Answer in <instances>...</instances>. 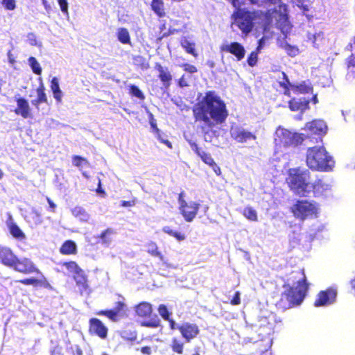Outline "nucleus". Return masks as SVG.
Instances as JSON below:
<instances>
[{"label":"nucleus","mask_w":355,"mask_h":355,"mask_svg":"<svg viewBox=\"0 0 355 355\" xmlns=\"http://www.w3.org/2000/svg\"><path fill=\"white\" fill-rule=\"evenodd\" d=\"M184 197H185V193H184V191H182L179 194V196H178V202L179 207L180 205H183L184 203L187 202V201L184 199Z\"/></svg>","instance_id":"nucleus-60"},{"label":"nucleus","mask_w":355,"mask_h":355,"mask_svg":"<svg viewBox=\"0 0 355 355\" xmlns=\"http://www.w3.org/2000/svg\"><path fill=\"white\" fill-rule=\"evenodd\" d=\"M130 92L132 96H135L141 100L144 99V95L142 92L139 89L138 87L134 85H130Z\"/></svg>","instance_id":"nucleus-45"},{"label":"nucleus","mask_w":355,"mask_h":355,"mask_svg":"<svg viewBox=\"0 0 355 355\" xmlns=\"http://www.w3.org/2000/svg\"><path fill=\"white\" fill-rule=\"evenodd\" d=\"M12 268L23 273H31L36 270L33 263L28 259L19 260L17 258Z\"/></svg>","instance_id":"nucleus-18"},{"label":"nucleus","mask_w":355,"mask_h":355,"mask_svg":"<svg viewBox=\"0 0 355 355\" xmlns=\"http://www.w3.org/2000/svg\"><path fill=\"white\" fill-rule=\"evenodd\" d=\"M178 84H179L180 87H187L189 85L188 82L186 80L184 75H183L181 77V78L179 80Z\"/></svg>","instance_id":"nucleus-62"},{"label":"nucleus","mask_w":355,"mask_h":355,"mask_svg":"<svg viewBox=\"0 0 355 355\" xmlns=\"http://www.w3.org/2000/svg\"><path fill=\"white\" fill-rule=\"evenodd\" d=\"M257 62V53L252 52L248 58V63L250 67H254Z\"/></svg>","instance_id":"nucleus-50"},{"label":"nucleus","mask_w":355,"mask_h":355,"mask_svg":"<svg viewBox=\"0 0 355 355\" xmlns=\"http://www.w3.org/2000/svg\"><path fill=\"white\" fill-rule=\"evenodd\" d=\"M158 312L164 320H169L170 313L165 305L161 304L159 306Z\"/></svg>","instance_id":"nucleus-48"},{"label":"nucleus","mask_w":355,"mask_h":355,"mask_svg":"<svg viewBox=\"0 0 355 355\" xmlns=\"http://www.w3.org/2000/svg\"><path fill=\"white\" fill-rule=\"evenodd\" d=\"M305 130L309 131L311 135H324L327 132V126L322 120H313L306 123Z\"/></svg>","instance_id":"nucleus-17"},{"label":"nucleus","mask_w":355,"mask_h":355,"mask_svg":"<svg viewBox=\"0 0 355 355\" xmlns=\"http://www.w3.org/2000/svg\"><path fill=\"white\" fill-rule=\"evenodd\" d=\"M114 232L112 229H107L105 231L101 233L100 239H101V243L108 247L112 242V235Z\"/></svg>","instance_id":"nucleus-30"},{"label":"nucleus","mask_w":355,"mask_h":355,"mask_svg":"<svg viewBox=\"0 0 355 355\" xmlns=\"http://www.w3.org/2000/svg\"><path fill=\"white\" fill-rule=\"evenodd\" d=\"M60 251L63 254H74L76 252V245L72 241H67L62 244Z\"/></svg>","instance_id":"nucleus-29"},{"label":"nucleus","mask_w":355,"mask_h":355,"mask_svg":"<svg viewBox=\"0 0 355 355\" xmlns=\"http://www.w3.org/2000/svg\"><path fill=\"white\" fill-rule=\"evenodd\" d=\"M182 46L186 50V51L193 56L196 57L197 53L195 50V44L191 42H189L187 39H184L181 42Z\"/></svg>","instance_id":"nucleus-36"},{"label":"nucleus","mask_w":355,"mask_h":355,"mask_svg":"<svg viewBox=\"0 0 355 355\" xmlns=\"http://www.w3.org/2000/svg\"><path fill=\"white\" fill-rule=\"evenodd\" d=\"M113 310L116 311V313L120 315V317H123L124 315H125L127 307L123 302L118 301L116 302V305Z\"/></svg>","instance_id":"nucleus-38"},{"label":"nucleus","mask_w":355,"mask_h":355,"mask_svg":"<svg viewBox=\"0 0 355 355\" xmlns=\"http://www.w3.org/2000/svg\"><path fill=\"white\" fill-rule=\"evenodd\" d=\"M263 3L274 6L268 10L267 18L269 22L275 24L284 35L288 33L291 25L288 21L286 6L281 0H261Z\"/></svg>","instance_id":"nucleus-3"},{"label":"nucleus","mask_w":355,"mask_h":355,"mask_svg":"<svg viewBox=\"0 0 355 355\" xmlns=\"http://www.w3.org/2000/svg\"><path fill=\"white\" fill-rule=\"evenodd\" d=\"M53 97L57 100L58 102H61L62 101V91L58 90L53 92Z\"/></svg>","instance_id":"nucleus-61"},{"label":"nucleus","mask_w":355,"mask_h":355,"mask_svg":"<svg viewBox=\"0 0 355 355\" xmlns=\"http://www.w3.org/2000/svg\"><path fill=\"white\" fill-rule=\"evenodd\" d=\"M37 98L39 101L44 103L46 101V96L44 92V89L41 87L37 89Z\"/></svg>","instance_id":"nucleus-51"},{"label":"nucleus","mask_w":355,"mask_h":355,"mask_svg":"<svg viewBox=\"0 0 355 355\" xmlns=\"http://www.w3.org/2000/svg\"><path fill=\"white\" fill-rule=\"evenodd\" d=\"M221 51L230 53L235 55L238 60H241L245 54L243 45L239 42L225 43L220 47Z\"/></svg>","instance_id":"nucleus-16"},{"label":"nucleus","mask_w":355,"mask_h":355,"mask_svg":"<svg viewBox=\"0 0 355 355\" xmlns=\"http://www.w3.org/2000/svg\"><path fill=\"white\" fill-rule=\"evenodd\" d=\"M309 101L306 98H293L289 101V108L292 111H301L306 110L309 107Z\"/></svg>","instance_id":"nucleus-22"},{"label":"nucleus","mask_w":355,"mask_h":355,"mask_svg":"<svg viewBox=\"0 0 355 355\" xmlns=\"http://www.w3.org/2000/svg\"><path fill=\"white\" fill-rule=\"evenodd\" d=\"M193 112L196 121L204 124L202 131L206 141H211L214 135L212 128L224 123L228 116L225 103L212 91L207 92L202 100L195 105Z\"/></svg>","instance_id":"nucleus-1"},{"label":"nucleus","mask_w":355,"mask_h":355,"mask_svg":"<svg viewBox=\"0 0 355 355\" xmlns=\"http://www.w3.org/2000/svg\"><path fill=\"white\" fill-rule=\"evenodd\" d=\"M136 312L140 317H147L152 312L151 304L147 302L140 303L136 308Z\"/></svg>","instance_id":"nucleus-28"},{"label":"nucleus","mask_w":355,"mask_h":355,"mask_svg":"<svg viewBox=\"0 0 355 355\" xmlns=\"http://www.w3.org/2000/svg\"><path fill=\"white\" fill-rule=\"evenodd\" d=\"M30 215H31V218L34 220V223L35 225H39L42 223V220L41 218V214L36 209H32Z\"/></svg>","instance_id":"nucleus-47"},{"label":"nucleus","mask_w":355,"mask_h":355,"mask_svg":"<svg viewBox=\"0 0 355 355\" xmlns=\"http://www.w3.org/2000/svg\"><path fill=\"white\" fill-rule=\"evenodd\" d=\"M300 227H295L292 232L289 234V241L293 247L297 245L300 241Z\"/></svg>","instance_id":"nucleus-33"},{"label":"nucleus","mask_w":355,"mask_h":355,"mask_svg":"<svg viewBox=\"0 0 355 355\" xmlns=\"http://www.w3.org/2000/svg\"><path fill=\"white\" fill-rule=\"evenodd\" d=\"M243 215L250 220H257V211L251 207H247L244 209Z\"/></svg>","instance_id":"nucleus-37"},{"label":"nucleus","mask_w":355,"mask_h":355,"mask_svg":"<svg viewBox=\"0 0 355 355\" xmlns=\"http://www.w3.org/2000/svg\"><path fill=\"white\" fill-rule=\"evenodd\" d=\"M276 324V315L267 310L261 311L257 317V321L248 327L252 331L258 334L261 339L270 336Z\"/></svg>","instance_id":"nucleus-6"},{"label":"nucleus","mask_w":355,"mask_h":355,"mask_svg":"<svg viewBox=\"0 0 355 355\" xmlns=\"http://www.w3.org/2000/svg\"><path fill=\"white\" fill-rule=\"evenodd\" d=\"M51 87L52 89V92H55V91H58V90L60 89V86H59L58 80L57 78H55V77L53 78V79L51 80Z\"/></svg>","instance_id":"nucleus-55"},{"label":"nucleus","mask_w":355,"mask_h":355,"mask_svg":"<svg viewBox=\"0 0 355 355\" xmlns=\"http://www.w3.org/2000/svg\"><path fill=\"white\" fill-rule=\"evenodd\" d=\"M260 16L259 12H250L244 9H239L232 15V26H237L243 34L248 35L252 31L254 24Z\"/></svg>","instance_id":"nucleus-7"},{"label":"nucleus","mask_w":355,"mask_h":355,"mask_svg":"<svg viewBox=\"0 0 355 355\" xmlns=\"http://www.w3.org/2000/svg\"><path fill=\"white\" fill-rule=\"evenodd\" d=\"M98 315H106L107 318H109L112 321H116L120 317L116 311H114L113 309L112 310H107V311H101L98 313Z\"/></svg>","instance_id":"nucleus-43"},{"label":"nucleus","mask_w":355,"mask_h":355,"mask_svg":"<svg viewBox=\"0 0 355 355\" xmlns=\"http://www.w3.org/2000/svg\"><path fill=\"white\" fill-rule=\"evenodd\" d=\"M200 205L194 201H189L179 207L180 214L187 222H191L196 218Z\"/></svg>","instance_id":"nucleus-13"},{"label":"nucleus","mask_w":355,"mask_h":355,"mask_svg":"<svg viewBox=\"0 0 355 355\" xmlns=\"http://www.w3.org/2000/svg\"><path fill=\"white\" fill-rule=\"evenodd\" d=\"M156 137L157 139L160 141L162 144H165L169 148H172L171 143L167 139L166 136L163 133L160 132L158 128H156Z\"/></svg>","instance_id":"nucleus-42"},{"label":"nucleus","mask_w":355,"mask_h":355,"mask_svg":"<svg viewBox=\"0 0 355 355\" xmlns=\"http://www.w3.org/2000/svg\"><path fill=\"white\" fill-rule=\"evenodd\" d=\"M21 282L25 285H35L38 283V280L35 278H28L21 280Z\"/></svg>","instance_id":"nucleus-56"},{"label":"nucleus","mask_w":355,"mask_h":355,"mask_svg":"<svg viewBox=\"0 0 355 355\" xmlns=\"http://www.w3.org/2000/svg\"><path fill=\"white\" fill-rule=\"evenodd\" d=\"M240 295H241L240 292L236 291L235 293L233 299L231 300V304L232 305H238L241 303Z\"/></svg>","instance_id":"nucleus-57"},{"label":"nucleus","mask_w":355,"mask_h":355,"mask_svg":"<svg viewBox=\"0 0 355 355\" xmlns=\"http://www.w3.org/2000/svg\"><path fill=\"white\" fill-rule=\"evenodd\" d=\"M17 105L15 113L21 115L23 118H28L30 114V107L28 101L23 98H19L17 100Z\"/></svg>","instance_id":"nucleus-21"},{"label":"nucleus","mask_w":355,"mask_h":355,"mask_svg":"<svg viewBox=\"0 0 355 355\" xmlns=\"http://www.w3.org/2000/svg\"><path fill=\"white\" fill-rule=\"evenodd\" d=\"M326 230V226L323 224H318L313 230L316 233L324 232Z\"/></svg>","instance_id":"nucleus-64"},{"label":"nucleus","mask_w":355,"mask_h":355,"mask_svg":"<svg viewBox=\"0 0 355 355\" xmlns=\"http://www.w3.org/2000/svg\"><path fill=\"white\" fill-rule=\"evenodd\" d=\"M157 69L159 73V77L163 83H169L171 80L172 76L167 69L159 65Z\"/></svg>","instance_id":"nucleus-34"},{"label":"nucleus","mask_w":355,"mask_h":355,"mask_svg":"<svg viewBox=\"0 0 355 355\" xmlns=\"http://www.w3.org/2000/svg\"><path fill=\"white\" fill-rule=\"evenodd\" d=\"M118 40L123 44L131 45L130 35L125 28H119L116 33Z\"/></svg>","instance_id":"nucleus-26"},{"label":"nucleus","mask_w":355,"mask_h":355,"mask_svg":"<svg viewBox=\"0 0 355 355\" xmlns=\"http://www.w3.org/2000/svg\"><path fill=\"white\" fill-rule=\"evenodd\" d=\"M282 79L279 80V86L284 89V94L286 96H291V91L295 94H306L312 92V87L309 83L302 82L299 85L291 84L284 72L282 73Z\"/></svg>","instance_id":"nucleus-10"},{"label":"nucleus","mask_w":355,"mask_h":355,"mask_svg":"<svg viewBox=\"0 0 355 355\" xmlns=\"http://www.w3.org/2000/svg\"><path fill=\"white\" fill-rule=\"evenodd\" d=\"M180 66L183 67L184 70L185 71L189 72L190 73H193L197 72V68L192 64H190L188 63H184Z\"/></svg>","instance_id":"nucleus-49"},{"label":"nucleus","mask_w":355,"mask_h":355,"mask_svg":"<svg viewBox=\"0 0 355 355\" xmlns=\"http://www.w3.org/2000/svg\"><path fill=\"white\" fill-rule=\"evenodd\" d=\"M17 257L12 251L7 248H0V261L7 266L12 267Z\"/></svg>","instance_id":"nucleus-19"},{"label":"nucleus","mask_w":355,"mask_h":355,"mask_svg":"<svg viewBox=\"0 0 355 355\" xmlns=\"http://www.w3.org/2000/svg\"><path fill=\"white\" fill-rule=\"evenodd\" d=\"M282 46L290 56L294 57L299 53V50L295 46H292L286 42L282 44Z\"/></svg>","instance_id":"nucleus-39"},{"label":"nucleus","mask_w":355,"mask_h":355,"mask_svg":"<svg viewBox=\"0 0 355 355\" xmlns=\"http://www.w3.org/2000/svg\"><path fill=\"white\" fill-rule=\"evenodd\" d=\"M311 187L310 193L313 192L315 197H327L332 192L334 180L329 178H322L315 180Z\"/></svg>","instance_id":"nucleus-11"},{"label":"nucleus","mask_w":355,"mask_h":355,"mask_svg":"<svg viewBox=\"0 0 355 355\" xmlns=\"http://www.w3.org/2000/svg\"><path fill=\"white\" fill-rule=\"evenodd\" d=\"M73 277L80 291L83 293L87 288V278L84 271L80 269Z\"/></svg>","instance_id":"nucleus-25"},{"label":"nucleus","mask_w":355,"mask_h":355,"mask_svg":"<svg viewBox=\"0 0 355 355\" xmlns=\"http://www.w3.org/2000/svg\"><path fill=\"white\" fill-rule=\"evenodd\" d=\"M151 7L153 10L159 16L163 17L165 15L164 3L162 0H153Z\"/></svg>","instance_id":"nucleus-31"},{"label":"nucleus","mask_w":355,"mask_h":355,"mask_svg":"<svg viewBox=\"0 0 355 355\" xmlns=\"http://www.w3.org/2000/svg\"><path fill=\"white\" fill-rule=\"evenodd\" d=\"M8 226L10 230V234L12 235L13 237L15 239H17L19 240H22L25 239V234L24 232L21 230V229L12 221V219L10 218V220L8 222Z\"/></svg>","instance_id":"nucleus-27"},{"label":"nucleus","mask_w":355,"mask_h":355,"mask_svg":"<svg viewBox=\"0 0 355 355\" xmlns=\"http://www.w3.org/2000/svg\"><path fill=\"white\" fill-rule=\"evenodd\" d=\"M231 137L239 143H246L256 139V136L251 132L239 125H233L230 130Z\"/></svg>","instance_id":"nucleus-12"},{"label":"nucleus","mask_w":355,"mask_h":355,"mask_svg":"<svg viewBox=\"0 0 355 355\" xmlns=\"http://www.w3.org/2000/svg\"><path fill=\"white\" fill-rule=\"evenodd\" d=\"M71 212L75 218L81 222H87L90 218V216L85 209L80 206H76L71 208Z\"/></svg>","instance_id":"nucleus-23"},{"label":"nucleus","mask_w":355,"mask_h":355,"mask_svg":"<svg viewBox=\"0 0 355 355\" xmlns=\"http://www.w3.org/2000/svg\"><path fill=\"white\" fill-rule=\"evenodd\" d=\"M90 331L94 332L102 338L107 336V329L98 319L92 318L90 320Z\"/></svg>","instance_id":"nucleus-20"},{"label":"nucleus","mask_w":355,"mask_h":355,"mask_svg":"<svg viewBox=\"0 0 355 355\" xmlns=\"http://www.w3.org/2000/svg\"><path fill=\"white\" fill-rule=\"evenodd\" d=\"M28 62L34 73L37 75H40L42 73V67L35 58L30 57Z\"/></svg>","instance_id":"nucleus-35"},{"label":"nucleus","mask_w":355,"mask_h":355,"mask_svg":"<svg viewBox=\"0 0 355 355\" xmlns=\"http://www.w3.org/2000/svg\"><path fill=\"white\" fill-rule=\"evenodd\" d=\"M191 149L199 156L204 150H201L196 143L191 144Z\"/></svg>","instance_id":"nucleus-59"},{"label":"nucleus","mask_w":355,"mask_h":355,"mask_svg":"<svg viewBox=\"0 0 355 355\" xmlns=\"http://www.w3.org/2000/svg\"><path fill=\"white\" fill-rule=\"evenodd\" d=\"M177 328L187 342H190L195 338L200 332L197 324L189 322H184Z\"/></svg>","instance_id":"nucleus-15"},{"label":"nucleus","mask_w":355,"mask_h":355,"mask_svg":"<svg viewBox=\"0 0 355 355\" xmlns=\"http://www.w3.org/2000/svg\"><path fill=\"white\" fill-rule=\"evenodd\" d=\"M28 37V40L29 42V44L32 46H36L37 45V40H36V37L34 34L33 33H29L27 36Z\"/></svg>","instance_id":"nucleus-58"},{"label":"nucleus","mask_w":355,"mask_h":355,"mask_svg":"<svg viewBox=\"0 0 355 355\" xmlns=\"http://www.w3.org/2000/svg\"><path fill=\"white\" fill-rule=\"evenodd\" d=\"M162 231L175 238L178 241H184L186 238L185 235L180 232L173 230L171 227L169 226H165L162 228Z\"/></svg>","instance_id":"nucleus-32"},{"label":"nucleus","mask_w":355,"mask_h":355,"mask_svg":"<svg viewBox=\"0 0 355 355\" xmlns=\"http://www.w3.org/2000/svg\"><path fill=\"white\" fill-rule=\"evenodd\" d=\"M306 164L312 170L330 171L334 166V161L323 146L309 148L306 153Z\"/></svg>","instance_id":"nucleus-4"},{"label":"nucleus","mask_w":355,"mask_h":355,"mask_svg":"<svg viewBox=\"0 0 355 355\" xmlns=\"http://www.w3.org/2000/svg\"><path fill=\"white\" fill-rule=\"evenodd\" d=\"M284 288H285L284 295L290 303L297 305L301 304L307 291L304 272L300 270L293 272Z\"/></svg>","instance_id":"nucleus-2"},{"label":"nucleus","mask_w":355,"mask_h":355,"mask_svg":"<svg viewBox=\"0 0 355 355\" xmlns=\"http://www.w3.org/2000/svg\"><path fill=\"white\" fill-rule=\"evenodd\" d=\"M309 179L310 173L308 170L299 168H291L287 182L291 189L295 193L306 196L310 193V189L312 188Z\"/></svg>","instance_id":"nucleus-5"},{"label":"nucleus","mask_w":355,"mask_h":355,"mask_svg":"<svg viewBox=\"0 0 355 355\" xmlns=\"http://www.w3.org/2000/svg\"><path fill=\"white\" fill-rule=\"evenodd\" d=\"M72 163L74 166L81 168L88 164L87 161L80 156L75 155L73 157Z\"/></svg>","instance_id":"nucleus-41"},{"label":"nucleus","mask_w":355,"mask_h":355,"mask_svg":"<svg viewBox=\"0 0 355 355\" xmlns=\"http://www.w3.org/2000/svg\"><path fill=\"white\" fill-rule=\"evenodd\" d=\"M144 325H145L146 327H157L159 325V320H155L151 322H144Z\"/></svg>","instance_id":"nucleus-63"},{"label":"nucleus","mask_w":355,"mask_h":355,"mask_svg":"<svg viewBox=\"0 0 355 355\" xmlns=\"http://www.w3.org/2000/svg\"><path fill=\"white\" fill-rule=\"evenodd\" d=\"M71 355H83V351L78 345L71 346L69 349Z\"/></svg>","instance_id":"nucleus-54"},{"label":"nucleus","mask_w":355,"mask_h":355,"mask_svg":"<svg viewBox=\"0 0 355 355\" xmlns=\"http://www.w3.org/2000/svg\"><path fill=\"white\" fill-rule=\"evenodd\" d=\"M64 266L67 268L68 272L73 275V276L77 273V272L81 268L74 261H70L64 263Z\"/></svg>","instance_id":"nucleus-40"},{"label":"nucleus","mask_w":355,"mask_h":355,"mask_svg":"<svg viewBox=\"0 0 355 355\" xmlns=\"http://www.w3.org/2000/svg\"><path fill=\"white\" fill-rule=\"evenodd\" d=\"M58 3L60 7L62 12L67 15H69L68 12V3L67 0H58Z\"/></svg>","instance_id":"nucleus-53"},{"label":"nucleus","mask_w":355,"mask_h":355,"mask_svg":"<svg viewBox=\"0 0 355 355\" xmlns=\"http://www.w3.org/2000/svg\"><path fill=\"white\" fill-rule=\"evenodd\" d=\"M291 209L294 216L301 220L316 217L318 214V205L306 200L297 201Z\"/></svg>","instance_id":"nucleus-9"},{"label":"nucleus","mask_w":355,"mask_h":355,"mask_svg":"<svg viewBox=\"0 0 355 355\" xmlns=\"http://www.w3.org/2000/svg\"><path fill=\"white\" fill-rule=\"evenodd\" d=\"M3 5L8 10H14L15 8V0H2Z\"/></svg>","instance_id":"nucleus-52"},{"label":"nucleus","mask_w":355,"mask_h":355,"mask_svg":"<svg viewBox=\"0 0 355 355\" xmlns=\"http://www.w3.org/2000/svg\"><path fill=\"white\" fill-rule=\"evenodd\" d=\"M171 347L175 352L182 354L183 351V343H180L176 338H174L172 341Z\"/></svg>","instance_id":"nucleus-46"},{"label":"nucleus","mask_w":355,"mask_h":355,"mask_svg":"<svg viewBox=\"0 0 355 355\" xmlns=\"http://www.w3.org/2000/svg\"><path fill=\"white\" fill-rule=\"evenodd\" d=\"M199 157L201 158L202 161L209 165V166H211L214 163V160L211 157V155L209 153H207L206 152L203 151Z\"/></svg>","instance_id":"nucleus-44"},{"label":"nucleus","mask_w":355,"mask_h":355,"mask_svg":"<svg viewBox=\"0 0 355 355\" xmlns=\"http://www.w3.org/2000/svg\"><path fill=\"white\" fill-rule=\"evenodd\" d=\"M304 139V134L293 132L282 127L276 130L274 138L275 146L279 148L296 146L301 144Z\"/></svg>","instance_id":"nucleus-8"},{"label":"nucleus","mask_w":355,"mask_h":355,"mask_svg":"<svg viewBox=\"0 0 355 355\" xmlns=\"http://www.w3.org/2000/svg\"><path fill=\"white\" fill-rule=\"evenodd\" d=\"M146 251L153 257H157L163 262V264L167 267H171L165 260L162 253L158 250L157 244L154 242H150L146 245Z\"/></svg>","instance_id":"nucleus-24"},{"label":"nucleus","mask_w":355,"mask_h":355,"mask_svg":"<svg viewBox=\"0 0 355 355\" xmlns=\"http://www.w3.org/2000/svg\"><path fill=\"white\" fill-rule=\"evenodd\" d=\"M336 295L337 291L332 288L321 291L318 295V298L315 300L314 305L315 306L330 305L335 302Z\"/></svg>","instance_id":"nucleus-14"}]
</instances>
